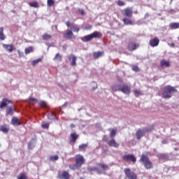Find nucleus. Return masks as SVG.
<instances>
[{
	"mask_svg": "<svg viewBox=\"0 0 179 179\" xmlns=\"http://www.w3.org/2000/svg\"><path fill=\"white\" fill-rule=\"evenodd\" d=\"M50 127V124L48 123H45L42 124V128H44L45 129H48Z\"/></svg>",
	"mask_w": 179,
	"mask_h": 179,
	"instance_id": "de8ad7c7",
	"label": "nucleus"
},
{
	"mask_svg": "<svg viewBox=\"0 0 179 179\" xmlns=\"http://www.w3.org/2000/svg\"><path fill=\"white\" fill-rule=\"evenodd\" d=\"M176 93H178V90H177L174 87L168 85L164 87L162 96L164 99H171L173 95L176 94Z\"/></svg>",
	"mask_w": 179,
	"mask_h": 179,
	"instance_id": "f03ea898",
	"label": "nucleus"
},
{
	"mask_svg": "<svg viewBox=\"0 0 179 179\" xmlns=\"http://www.w3.org/2000/svg\"><path fill=\"white\" fill-rule=\"evenodd\" d=\"M102 141H103V142H108V137H107V136L106 135H103L102 138Z\"/></svg>",
	"mask_w": 179,
	"mask_h": 179,
	"instance_id": "09e8293b",
	"label": "nucleus"
},
{
	"mask_svg": "<svg viewBox=\"0 0 179 179\" xmlns=\"http://www.w3.org/2000/svg\"><path fill=\"white\" fill-rule=\"evenodd\" d=\"M79 13H80V15H85V10H83V9H80L79 10Z\"/></svg>",
	"mask_w": 179,
	"mask_h": 179,
	"instance_id": "603ef678",
	"label": "nucleus"
},
{
	"mask_svg": "<svg viewBox=\"0 0 179 179\" xmlns=\"http://www.w3.org/2000/svg\"><path fill=\"white\" fill-rule=\"evenodd\" d=\"M11 124L12 125H15L16 127H19V125H22V122L16 117H13L11 119Z\"/></svg>",
	"mask_w": 179,
	"mask_h": 179,
	"instance_id": "a211bd4d",
	"label": "nucleus"
},
{
	"mask_svg": "<svg viewBox=\"0 0 179 179\" xmlns=\"http://www.w3.org/2000/svg\"><path fill=\"white\" fill-rule=\"evenodd\" d=\"M122 86L120 85H114L111 87V89L113 92H121Z\"/></svg>",
	"mask_w": 179,
	"mask_h": 179,
	"instance_id": "cd10ccee",
	"label": "nucleus"
},
{
	"mask_svg": "<svg viewBox=\"0 0 179 179\" xmlns=\"http://www.w3.org/2000/svg\"><path fill=\"white\" fill-rule=\"evenodd\" d=\"M38 62H41V59H35V60H33L32 61V65L33 66H36V65H37L38 64Z\"/></svg>",
	"mask_w": 179,
	"mask_h": 179,
	"instance_id": "4c0bfd02",
	"label": "nucleus"
},
{
	"mask_svg": "<svg viewBox=\"0 0 179 179\" xmlns=\"http://www.w3.org/2000/svg\"><path fill=\"white\" fill-rule=\"evenodd\" d=\"M42 38L43 40H45V41H47L48 40H51V38H52V36L48 34H45L42 35Z\"/></svg>",
	"mask_w": 179,
	"mask_h": 179,
	"instance_id": "c756f323",
	"label": "nucleus"
},
{
	"mask_svg": "<svg viewBox=\"0 0 179 179\" xmlns=\"http://www.w3.org/2000/svg\"><path fill=\"white\" fill-rule=\"evenodd\" d=\"M54 61H62V56H61V55H59V53H57L55 57H54Z\"/></svg>",
	"mask_w": 179,
	"mask_h": 179,
	"instance_id": "473e14b6",
	"label": "nucleus"
},
{
	"mask_svg": "<svg viewBox=\"0 0 179 179\" xmlns=\"http://www.w3.org/2000/svg\"><path fill=\"white\" fill-rule=\"evenodd\" d=\"M40 106L41 107H47V102L43 101L40 102Z\"/></svg>",
	"mask_w": 179,
	"mask_h": 179,
	"instance_id": "49530a36",
	"label": "nucleus"
},
{
	"mask_svg": "<svg viewBox=\"0 0 179 179\" xmlns=\"http://www.w3.org/2000/svg\"><path fill=\"white\" fill-rule=\"evenodd\" d=\"M124 173L128 179H136L138 176L135 172H133L131 169L126 168L124 169Z\"/></svg>",
	"mask_w": 179,
	"mask_h": 179,
	"instance_id": "39448f33",
	"label": "nucleus"
},
{
	"mask_svg": "<svg viewBox=\"0 0 179 179\" xmlns=\"http://www.w3.org/2000/svg\"><path fill=\"white\" fill-rule=\"evenodd\" d=\"M13 111H15V108L12 106H9L6 110V115H10L13 114Z\"/></svg>",
	"mask_w": 179,
	"mask_h": 179,
	"instance_id": "5701e85b",
	"label": "nucleus"
},
{
	"mask_svg": "<svg viewBox=\"0 0 179 179\" xmlns=\"http://www.w3.org/2000/svg\"><path fill=\"white\" fill-rule=\"evenodd\" d=\"M58 177L59 179H69V172L64 171L62 173H59Z\"/></svg>",
	"mask_w": 179,
	"mask_h": 179,
	"instance_id": "dca6fc26",
	"label": "nucleus"
},
{
	"mask_svg": "<svg viewBox=\"0 0 179 179\" xmlns=\"http://www.w3.org/2000/svg\"><path fill=\"white\" fill-rule=\"evenodd\" d=\"M17 179H27V176L25 173H22L17 176Z\"/></svg>",
	"mask_w": 179,
	"mask_h": 179,
	"instance_id": "f704fd0d",
	"label": "nucleus"
},
{
	"mask_svg": "<svg viewBox=\"0 0 179 179\" xmlns=\"http://www.w3.org/2000/svg\"><path fill=\"white\" fill-rule=\"evenodd\" d=\"M87 170H88V171H99V169L93 168L92 166H88Z\"/></svg>",
	"mask_w": 179,
	"mask_h": 179,
	"instance_id": "a19ab883",
	"label": "nucleus"
},
{
	"mask_svg": "<svg viewBox=\"0 0 179 179\" xmlns=\"http://www.w3.org/2000/svg\"><path fill=\"white\" fill-rule=\"evenodd\" d=\"M132 71H134V72H139V67H138V66L136 65H133Z\"/></svg>",
	"mask_w": 179,
	"mask_h": 179,
	"instance_id": "37998d69",
	"label": "nucleus"
},
{
	"mask_svg": "<svg viewBox=\"0 0 179 179\" xmlns=\"http://www.w3.org/2000/svg\"><path fill=\"white\" fill-rule=\"evenodd\" d=\"M74 160L76 162L75 164H70L69 166V169H71V170H73V171H75V170L80 169V167H82V166L85 164V162H86L85 157L79 154L75 155Z\"/></svg>",
	"mask_w": 179,
	"mask_h": 179,
	"instance_id": "f257e3e1",
	"label": "nucleus"
},
{
	"mask_svg": "<svg viewBox=\"0 0 179 179\" xmlns=\"http://www.w3.org/2000/svg\"><path fill=\"white\" fill-rule=\"evenodd\" d=\"M162 143H166V141H162Z\"/></svg>",
	"mask_w": 179,
	"mask_h": 179,
	"instance_id": "6e6d98bb",
	"label": "nucleus"
},
{
	"mask_svg": "<svg viewBox=\"0 0 179 179\" xmlns=\"http://www.w3.org/2000/svg\"><path fill=\"white\" fill-rule=\"evenodd\" d=\"M58 159H59L58 155H54V156H51L50 157V162H57V160H58Z\"/></svg>",
	"mask_w": 179,
	"mask_h": 179,
	"instance_id": "c9c22d12",
	"label": "nucleus"
},
{
	"mask_svg": "<svg viewBox=\"0 0 179 179\" xmlns=\"http://www.w3.org/2000/svg\"><path fill=\"white\" fill-rule=\"evenodd\" d=\"M150 45L151 47H157V38H155L154 39L150 41Z\"/></svg>",
	"mask_w": 179,
	"mask_h": 179,
	"instance_id": "2f4dec72",
	"label": "nucleus"
},
{
	"mask_svg": "<svg viewBox=\"0 0 179 179\" xmlns=\"http://www.w3.org/2000/svg\"><path fill=\"white\" fill-rule=\"evenodd\" d=\"M122 159L124 162H132V163L136 162V157L132 154H127L122 156Z\"/></svg>",
	"mask_w": 179,
	"mask_h": 179,
	"instance_id": "423d86ee",
	"label": "nucleus"
},
{
	"mask_svg": "<svg viewBox=\"0 0 179 179\" xmlns=\"http://www.w3.org/2000/svg\"><path fill=\"white\" fill-rule=\"evenodd\" d=\"M169 27L172 30H174L176 29H179V22H171L169 24Z\"/></svg>",
	"mask_w": 179,
	"mask_h": 179,
	"instance_id": "393cba45",
	"label": "nucleus"
},
{
	"mask_svg": "<svg viewBox=\"0 0 179 179\" xmlns=\"http://www.w3.org/2000/svg\"><path fill=\"white\" fill-rule=\"evenodd\" d=\"M32 51H33V48L31 46H30L25 49L24 52L26 55H27V54H30V52H32Z\"/></svg>",
	"mask_w": 179,
	"mask_h": 179,
	"instance_id": "e433bc0d",
	"label": "nucleus"
},
{
	"mask_svg": "<svg viewBox=\"0 0 179 179\" xmlns=\"http://www.w3.org/2000/svg\"><path fill=\"white\" fill-rule=\"evenodd\" d=\"M169 47H171L172 48H174V47H176V44H174V43H169Z\"/></svg>",
	"mask_w": 179,
	"mask_h": 179,
	"instance_id": "3c124183",
	"label": "nucleus"
},
{
	"mask_svg": "<svg viewBox=\"0 0 179 179\" xmlns=\"http://www.w3.org/2000/svg\"><path fill=\"white\" fill-rule=\"evenodd\" d=\"M160 66H162V68H170L171 64L169 61L164 59L161 61Z\"/></svg>",
	"mask_w": 179,
	"mask_h": 179,
	"instance_id": "aec40b11",
	"label": "nucleus"
},
{
	"mask_svg": "<svg viewBox=\"0 0 179 179\" xmlns=\"http://www.w3.org/2000/svg\"><path fill=\"white\" fill-rule=\"evenodd\" d=\"M101 37H103V34H101V32L96 31L90 35H86L83 36L81 40L82 41L87 42L91 41L92 38H101Z\"/></svg>",
	"mask_w": 179,
	"mask_h": 179,
	"instance_id": "20e7f679",
	"label": "nucleus"
},
{
	"mask_svg": "<svg viewBox=\"0 0 179 179\" xmlns=\"http://www.w3.org/2000/svg\"><path fill=\"white\" fill-rule=\"evenodd\" d=\"M139 162L143 163L146 170H150V169H153V164L152 163V162L149 159V157L146 154H143L141 156Z\"/></svg>",
	"mask_w": 179,
	"mask_h": 179,
	"instance_id": "7ed1b4c3",
	"label": "nucleus"
},
{
	"mask_svg": "<svg viewBox=\"0 0 179 179\" xmlns=\"http://www.w3.org/2000/svg\"><path fill=\"white\" fill-rule=\"evenodd\" d=\"M55 3L54 0H48V6H54Z\"/></svg>",
	"mask_w": 179,
	"mask_h": 179,
	"instance_id": "79ce46f5",
	"label": "nucleus"
},
{
	"mask_svg": "<svg viewBox=\"0 0 179 179\" xmlns=\"http://www.w3.org/2000/svg\"><path fill=\"white\" fill-rule=\"evenodd\" d=\"M110 131V138H114V136H115L117 135V128L115 129H109Z\"/></svg>",
	"mask_w": 179,
	"mask_h": 179,
	"instance_id": "a878e982",
	"label": "nucleus"
},
{
	"mask_svg": "<svg viewBox=\"0 0 179 179\" xmlns=\"http://www.w3.org/2000/svg\"><path fill=\"white\" fill-rule=\"evenodd\" d=\"M63 37L64 38H67L69 40H71V38H73V32H72L71 30H67L66 33L63 34Z\"/></svg>",
	"mask_w": 179,
	"mask_h": 179,
	"instance_id": "f3484780",
	"label": "nucleus"
},
{
	"mask_svg": "<svg viewBox=\"0 0 179 179\" xmlns=\"http://www.w3.org/2000/svg\"><path fill=\"white\" fill-rule=\"evenodd\" d=\"M133 92L134 93V94H135L136 96H139V94H140V96H142V92H141V90H133Z\"/></svg>",
	"mask_w": 179,
	"mask_h": 179,
	"instance_id": "58836bf2",
	"label": "nucleus"
},
{
	"mask_svg": "<svg viewBox=\"0 0 179 179\" xmlns=\"http://www.w3.org/2000/svg\"><path fill=\"white\" fill-rule=\"evenodd\" d=\"M107 144L108 146H110L112 148H118L120 146V144L117 142H115V139L111 138L107 142Z\"/></svg>",
	"mask_w": 179,
	"mask_h": 179,
	"instance_id": "4468645a",
	"label": "nucleus"
},
{
	"mask_svg": "<svg viewBox=\"0 0 179 179\" xmlns=\"http://www.w3.org/2000/svg\"><path fill=\"white\" fill-rule=\"evenodd\" d=\"M138 47H139V43L135 42H129L127 45L129 51H135Z\"/></svg>",
	"mask_w": 179,
	"mask_h": 179,
	"instance_id": "9b49d317",
	"label": "nucleus"
},
{
	"mask_svg": "<svg viewBox=\"0 0 179 179\" xmlns=\"http://www.w3.org/2000/svg\"><path fill=\"white\" fill-rule=\"evenodd\" d=\"M0 148H1V144H0Z\"/></svg>",
	"mask_w": 179,
	"mask_h": 179,
	"instance_id": "bf43d9fd",
	"label": "nucleus"
},
{
	"mask_svg": "<svg viewBox=\"0 0 179 179\" xmlns=\"http://www.w3.org/2000/svg\"><path fill=\"white\" fill-rule=\"evenodd\" d=\"M150 131H152V129L150 128H145L143 130L139 129L136 133L137 139H141V138L145 135V132H150Z\"/></svg>",
	"mask_w": 179,
	"mask_h": 179,
	"instance_id": "0eeeda50",
	"label": "nucleus"
},
{
	"mask_svg": "<svg viewBox=\"0 0 179 179\" xmlns=\"http://www.w3.org/2000/svg\"><path fill=\"white\" fill-rule=\"evenodd\" d=\"M71 128H73V127H75V125L71 124Z\"/></svg>",
	"mask_w": 179,
	"mask_h": 179,
	"instance_id": "5fc2aeb1",
	"label": "nucleus"
},
{
	"mask_svg": "<svg viewBox=\"0 0 179 179\" xmlns=\"http://www.w3.org/2000/svg\"><path fill=\"white\" fill-rule=\"evenodd\" d=\"M66 26H67V27H70L73 30V31H76V33H78V31L80 30V28H79V26L75 24H72L69 21H67L66 22Z\"/></svg>",
	"mask_w": 179,
	"mask_h": 179,
	"instance_id": "1a4fd4ad",
	"label": "nucleus"
},
{
	"mask_svg": "<svg viewBox=\"0 0 179 179\" xmlns=\"http://www.w3.org/2000/svg\"><path fill=\"white\" fill-rule=\"evenodd\" d=\"M12 103H13V101H12V100H10L8 98H3L0 104V108L1 109L4 108V107H6V106H8V104H12Z\"/></svg>",
	"mask_w": 179,
	"mask_h": 179,
	"instance_id": "9d476101",
	"label": "nucleus"
},
{
	"mask_svg": "<svg viewBox=\"0 0 179 179\" xmlns=\"http://www.w3.org/2000/svg\"><path fill=\"white\" fill-rule=\"evenodd\" d=\"M3 48H5V50H6L7 51H8V52H13V50H15V46H13V44H3Z\"/></svg>",
	"mask_w": 179,
	"mask_h": 179,
	"instance_id": "2eb2a0df",
	"label": "nucleus"
},
{
	"mask_svg": "<svg viewBox=\"0 0 179 179\" xmlns=\"http://www.w3.org/2000/svg\"><path fill=\"white\" fill-rule=\"evenodd\" d=\"M78 138H79V135L76 132L71 133L70 134V143H76Z\"/></svg>",
	"mask_w": 179,
	"mask_h": 179,
	"instance_id": "ddd939ff",
	"label": "nucleus"
},
{
	"mask_svg": "<svg viewBox=\"0 0 179 179\" xmlns=\"http://www.w3.org/2000/svg\"><path fill=\"white\" fill-rule=\"evenodd\" d=\"M69 61H71V66H76V57L75 55H72L69 57Z\"/></svg>",
	"mask_w": 179,
	"mask_h": 179,
	"instance_id": "412c9836",
	"label": "nucleus"
},
{
	"mask_svg": "<svg viewBox=\"0 0 179 179\" xmlns=\"http://www.w3.org/2000/svg\"><path fill=\"white\" fill-rule=\"evenodd\" d=\"M122 22H123L124 24H126V25L134 24V22L131 20H129L128 18H123Z\"/></svg>",
	"mask_w": 179,
	"mask_h": 179,
	"instance_id": "bb28decb",
	"label": "nucleus"
},
{
	"mask_svg": "<svg viewBox=\"0 0 179 179\" xmlns=\"http://www.w3.org/2000/svg\"><path fill=\"white\" fill-rule=\"evenodd\" d=\"M6 37L5 36V34H3V27H0V40L2 41L5 40Z\"/></svg>",
	"mask_w": 179,
	"mask_h": 179,
	"instance_id": "c85d7f7f",
	"label": "nucleus"
},
{
	"mask_svg": "<svg viewBox=\"0 0 179 179\" xmlns=\"http://www.w3.org/2000/svg\"><path fill=\"white\" fill-rule=\"evenodd\" d=\"M122 15L126 17H132L133 10L131 8H126L122 11Z\"/></svg>",
	"mask_w": 179,
	"mask_h": 179,
	"instance_id": "6e6552de",
	"label": "nucleus"
},
{
	"mask_svg": "<svg viewBox=\"0 0 179 179\" xmlns=\"http://www.w3.org/2000/svg\"><path fill=\"white\" fill-rule=\"evenodd\" d=\"M178 40H179V36H178Z\"/></svg>",
	"mask_w": 179,
	"mask_h": 179,
	"instance_id": "13d9d810",
	"label": "nucleus"
},
{
	"mask_svg": "<svg viewBox=\"0 0 179 179\" xmlns=\"http://www.w3.org/2000/svg\"><path fill=\"white\" fill-rule=\"evenodd\" d=\"M120 92L124 94H129L131 93V88H129L128 85L124 84L120 88Z\"/></svg>",
	"mask_w": 179,
	"mask_h": 179,
	"instance_id": "f8f14e48",
	"label": "nucleus"
},
{
	"mask_svg": "<svg viewBox=\"0 0 179 179\" xmlns=\"http://www.w3.org/2000/svg\"><path fill=\"white\" fill-rule=\"evenodd\" d=\"M28 148H29V149H31V144H29V145H28Z\"/></svg>",
	"mask_w": 179,
	"mask_h": 179,
	"instance_id": "864d4df0",
	"label": "nucleus"
},
{
	"mask_svg": "<svg viewBox=\"0 0 179 179\" xmlns=\"http://www.w3.org/2000/svg\"><path fill=\"white\" fill-rule=\"evenodd\" d=\"M158 157L159 159H162V160H169V155L166 154H159Z\"/></svg>",
	"mask_w": 179,
	"mask_h": 179,
	"instance_id": "7c9ffc66",
	"label": "nucleus"
},
{
	"mask_svg": "<svg viewBox=\"0 0 179 179\" xmlns=\"http://www.w3.org/2000/svg\"><path fill=\"white\" fill-rule=\"evenodd\" d=\"M0 130L1 132H3V134H8L9 132V128H8V125L3 124L0 127Z\"/></svg>",
	"mask_w": 179,
	"mask_h": 179,
	"instance_id": "b1692460",
	"label": "nucleus"
},
{
	"mask_svg": "<svg viewBox=\"0 0 179 179\" xmlns=\"http://www.w3.org/2000/svg\"><path fill=\"white\" fill-rule=\"evenodd\" d=\"M159 39H157V44H159Z\"/></svg>",
	"mask_w": 179,
	"mask_h": 179,
	"instance_id": "4d7b16f0",
	"label": "nucleus"
},
{
	"mask_svg": "<svg viewBox=\"0 0 179 179\" xmlns=\"http://www.w3.org/2000/svg\"><path fill=\"white\" fill-rule=\"evenodd\" d=\"M96 165L103 171H107V170H110V166H108V165H106V164L97 163Z\"/></svg>",
	"mask_w": 179,
	"mask_h": 179,
	"instance_id": "6ab92c4d",
	"label": "nucleus"
},
{
	"mask_svg": "<svg viewBox=\"0 0 179 179\" xmlns=\"http://www.w3.org/2000/svg\"><path fill=\"white\" fill-rule=\"evenodd\" d=\"M117 4L118 6H124L125 3L121 0L117 1Z\"/></svg>",
	"mask_w": 179,
	"mask_h": 179,
	"instance_id": "c03bdc74",
	"label": "nucleus"
},
{
	"mask_svg": "<svg viewBox=\"0 0 179 179\" xmlns=\"http://www.w3.org/2000/svg\"><path fill=\"white\" fill-rule=\"evenodd\" d=\"M29 103H33L34 101L35 103H37V99L36 98L29 97L28 99Z\"/></svg>",
	"mask_w": 179,
	"mask_h": 179,
	"instance_id": "a18cd8bd",
	"label": "nucleus"
},
{
	"mask_svg": "<svg viewBox=\"0 0 179 179\" xmlns=\"http://www.w3.org/2000/svg\"><path fill=\"white\" fill-rule=\"evenodd\" d=\"M87 148V144H81L78 146L79 150H81V151L86 150Z\"/></svg>",
	"mask_w": 179,
	"mask_h": 179,
	"instance_id": "72a5a7b5",
	"label": "nucleus"
},
{
	"mask_svg": "<svg viewBox=\"0 0 179 179\" xmlns=\"http://www.w3.org/2000/svg\"><path fill=\"white\" fill-rule=\"evenodd\" d=\"M104 55V52H94L93 53V57L94 59H99L100 57H103Z\"/></svg>",
	"mask_w": 179,
	"mask_h": 179,
	"instance_id": "4be33fe9",
	"label": "nucleus"
},
{
	"mask_svg": "<svg viewBox=\"0 0 179 179\" xmlns=\"http://www.w3.org/2000/svg\"><path fill=\"white\" fill-rule=\"evenodd\" d=\"M51 115H52V117L50 118V120H55V113H54L53 112H51Z\"/></svg>",
	"mask_w": 179,
	"mask_h": 179,
	"instance_id": "8fccbe9b",
	"label": "nucleus"
},
{
	"mask_svg": "<svg viewBox=\"0 0 179 179\" xmlns=\"http://www.w3.org/2000/svg\"><path fill=\"white\" fill-rule=\"evenodd\" d=\"M29 6H31V8H38V3L34 1V2L30 3Z\"/></svg>",
	"mask_w": 179,
	"mask_h": 179,
	"instance_id": "ea45409f",
	"label": "nucleus"
}]
</instances>
